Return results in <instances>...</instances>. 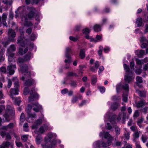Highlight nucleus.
<instances>
[{"instance_id": "f257e3e1", "label": "nucleus", "mask_w": 148, "mask_h": 148, "mask_svg": "<svg viewBox=\"0 0 148 148\" xmlns=\"http://www.w3.org/2000/svg\"><path fill=\"white\" fill-rule=\"evenodd\" d=\"M29 93L30 95V96L28 98V100L29 102L34 101L38 98L39 95L35 91L34 88H32L31 90L29 91V89L28 87L25 88L23 91L24 95H26Z\"/></svg>"}, {"instance_id": "f03ea898", "label": "nucleus", "mask_w": 148, "mask_h": 148, "mask_svg": "<svg viewBox=\"0 0 148 148\" xmlns=\"http://www.w3.org/2000/svg\"><path fill=\"white\" fill-rule=\"evenodd\" d=\"M20 70L23 76L21 78V79L23 81H25V78L30 77H31V73L30 71L28 70V67L26 64H20Z\"/></svg>"}, {"instance_id": "7ed1b4c3", "label": "nucleus", "mask_w": 148, "mask_h": 148, "mask_svg": "<svg viewBox=\"0 0 148 148\" xmlns=\"http://www.w3.org/2000/svg\"><path fill=\"white\" fill-rule=\"evenodd\" d=\"M104 136V138L108 140V143L109 145L111 144L112 141L113 140V137H112L109 133L108 132H101L99 134V136L101 137Z\"/></svg>"}, {"instance_id": "20e7f679", "label": "nucleus", "mask_w": 148, "mask_h": 148, "mask_svg": "<svg viewBox=\"0 0 148 148\" xmlns=\"http://www.w3.org/2000/svg\"><path fill=\"white\" fill-rule=\"evenodd\" d=\"M72 53L71 49L69 47H67L65 51V56L68 59H65L64 60L65 63L68 62V63H71V54Z\"/></svg>"}, {"instance_id": "39448f33", "label": "nucleus", "mask_w": 148, "mask_h": 148, "mask_svg": "<svg viewBox=\"0 0 148 148\" xmlns=\"http://www.w3.org/2000/svg\"><path fill=\"white\" fill-rule=\"evenodd\" d=\"M133 73L132 71H130L129 73H127L124 76L125 82H127L128 83L132 82L134 77V76Z\"/></svg>"}, {"instance_id": "423d86ee", "label": "nucleus", "mask_w": 148, "mask_h": 148, "mask_svg": "<svg viewBox=\"0 0 148 148\" xmlns=\"http://www.w3.org/2000/svg\"><path fill=\"white\" fill-rule=\"evenodd\" d=\"M32 104L33 107V109L35 112H38L42 110V106L38 103H32Z\"/></svg>"}, {"instance_id": "0eeeda50", "label": "nucleus", "mask_w": 148, "mask_h": 148, "mask_svg": "<svg viewBox=\"0 0 148 148\" xmlns=\"http://www.w3.org/2000/svg\"><path fill=\"white\" fill-rule=\"evenodd\" d=\"M107 143H108V141ZM94 145H95L96 147L99 148H100L101 146L105 147L110 145L108 143H107L103 141H100L99 140L96 141L94 143Z\"/></svg>"}, {"instance_id": "6e6552de", "label": "nucleus", "mask_w": 148, "mask_h": 148, "mask_svg": "<svg viewBox=\"0 0 148 148\" xmlns=\"http://www.w3.org/2000/svg\"><path fill=\"white\" fill-rule=\"evenodd\" d=\"M7 14L5 13H3L2 14V17L0 16V23H3L4 26H5L6 27H8L6 22V20L7 18Z\"/></svg>"}, {"instance_id": "1a4fd4ad", "label": "nucleus", "mask_w": 148, "mask_h": 148, "mask_svg": "<svg viewBox=\"0 0 148 148\" xmlns=\"http://www.w3.org/2000/svg\"><path fill=\"white\" fill-rule=\"evenodd\" d=\"M0 134L3 138L5 137L6 140H10L11 139V137L10 134L6 132L5 131L0 130Z\"/></svg>"}, {"instance_id": "9d476101", "label": "nucleus", "mask_w": 148, "mask_h": 148, "mask_svg": "<svg viewBox=\"0 0 148 148\" xmlns=\"http://www.w3.org/2000/svg\"><path fill=\"white\" fill-rule=\"evenodd\" d=\"M54 137H56V135L55 134H53L52 133H49L48 135V136L45 138L44 139L45 142L46 143H48L49 142L50 143L51 140Z\"/></svg>"}, {"instance_id": "9b49d317", "label": "nucleus", "mask_w": 148, "mask_h": 148, "mask_svg": "<svg viewBox=\"0 0 148 148\" xmlns=\"http://www.w3.org/2000/svg\"><path fill=\"white\" fill-rule=\"evenodd\" d=\"M35 83V80L32 78H30L25 80L24 84L25 86L29 87Z\"/></svg>"}, {"instance_id": "f8f14e48", "label": "nucleus", "mask_w": 148, "mask_h": 148, "mask_svg": "<svg viewBox=\"0 0 148 148\" xmlns=\"http://www.w3.org/2000/svg\"><path fill=\"white\" fill-rule=\"evenodd\" d=\"M14 69H16V67L15 65H8L7 67V70L9 71V73L10 75H13L14 72L15 71Z\"/></svg>"}, {"instance_id": "ddd939ff", "label": "nucleus", "mask_w": 148, "mask_h": 148, "mask_svg": "<svg viewBox=\"0 0 148 148\" xmlns=\"http://www.w3.org/2000/svg\"><path fill=\"white\" fill-rule=\"evenodd\" d=\"M18 90L17 88H15L14 89L11 88L10 90V97L12 99H14L13 95L18 94Z\"/></svg>"}, {"instance_id": "4468645a", "label": "nucleus", "mask_w": 148, "mask_h": 148, "mask_svg": "<svg viewBox=\"0 0 148 148\" xmlns=\"http://www.w3.org/2000/svg\"><path fill=\"white\" fill-rule=\"evenodd\" d=\"M116 117V115L114 114L110 115L109 117L110 121L113 125H115L116 124L115 120Z\"/></svg>"}, {"instance_id": "2eb2a0df", "label": "nucleus", "mask_w": 148, "mask_h": 148, "mask_svg": "<svg viewBox=\"0 0 148 148\" xmlns=\"http://www.w3.org/2000/svg\"><path fill=\"white\" fill-rule=\"evenodd\" d=\"M42 122V120L41 119H39L35 121L34 124L32 125V129H37L38 126L40 125Z\"/></svg>"}, {"instance_id": "dca6fc26", "label": "nucleus", "mask_w": 148, "mask_h": 148, "mask_svg": "<svg viewBox=\"0 0 148 148\" xmlns=\"http://www.w3.org/2000/svg\"><path fill=\"white\" fill-rule=\"evenodd\" d=\"M35 9L32 7L30 8V11L28 14V17L31 18L34 17L35 14Z\"/></svg>"}, {"instance_id": "f3484780", "label": "nucleus", "mask_w": 148, "mask_h": 148, "mask_svg": "<svg viewBox=\"0 0 148 148\" xmlns=\"http://www.w3.org/2000/svg\"><path fill=\"white\" fill-rule=\"evenodd\" d=\"M136 85L139 88L142 87V85L141 84H140L143 82L142 78L140 77L137 76L136 77Z\"/></svg>"}, {"instance_id": "a211bd4d", "label": "nucleus", "mask_w": 148, "mask_h": 148, "mask_svg": "<svg viewBox=\"0 0 148 148\" xmlns=\"http://www.w3.org/2000/svg\"><path fill=\"white\" fill-rule=\"evenodd\" d=\"M120 104L119 103L114 102L111 105V108L113 111H115L120 106Z\"/></svg>"}, {"instance_id": "6ab92c4d", "label": "nucleus", "mask_w": 148, "mask_h": 148, "mask_svg": "<svg viewBox=\"0 0 148 148\" xmlns=\"http://www.w3.org/2000/svg\"><path fill=\"white\" fill-rule=\"evenodd\" d=\"M12 81L14 82V87L15 88H17L19 87V84L18 82V80L16 77H13L12 78Z\"/></svg>"}, {"instance_id": "aec40b11", "label": "nucleus", "mask_w": 148, "mask_h": 148, "mask_svg": "<svg viewBox=\"0 0 148 148\" xmlns=\"http://www.w3.org/2000/svg\"><path fill=\"white\" fill-rule=\"evenodd\" d=\"M142 20V18L141 17L138 18L136 20V24H137L138 27H140L142 26L143 23Z\"/></svg>"}, {"instance_id": "412c9836", "label": "nucleus", "mask_w": 148, "mask_h": 148, "mask_svg": "<svg viewBox=\"0 0 148 148\" xmlns=\"http://www.w3.org/2000/svg\"><path fill=\"white\" fill-rule=\"evenodd\" d=\"M113 127L115 129V134L116 136H118L120 134V129L119 127L116 125H114Z\"/></svg>"}, {"instance_id": "4be33fe9", "label": "nucleus", "mask_w": 148, "mask_h": 148, "mask_svg": "<svg viewBox=\"0 0 148 148\" xmlns=\"http://www.w3.org/2000/svg\"><path fill=\"white\" fill-rule=\"evenodd\" d=\"M42 140V136L40 135H38L36 138V141L37 144V145L40 144Z\"/></svg>"}, {"instance_id": "5701e85b", "label": "nucleus", "mask_w": 148, "mask_h": 148, "mask_svg": "<svg viewBox=\"0 0 148 148\" xmlns=\"http://www.w3.org/2000/svg\"><path fill=\"white\" fill-rule=\"evenodd\" d=\"M145 53V51L144 50H141L138 52L137 53V55L138 58H142L143 57Z\"/></svg>"}, {"instance_id": "b1692460", "label": "nucleus", "mask_w": 148, "mask_h": 148, "mask_svg": "<svg viewBox=\"0 0 148 148\" xmlns=\"http://www.w3.org/2000/svg\"><path fill=\"white\" fill-rule=\"evenodd\" d=\"M136 92L139 95L140 97H146V93L144 91L137 90Z\"/></svg>"}, {"instance_id": "393cba45", "label": "nucleus", "mask_w": 148, "mask_h": 148, "mask_svg": "<svg viewBox=\"0 0 148 148\" xmlns=\"http://www.w3.org/2000/svg\"><path fill=\"white\" fill-rule=\"evenodd\" d=\"M93 29L96 32H99L101 30V27L100 25L96 24L93 27Z\"/></svg>"}, {"instance_id": "a878e982", "label": "nucleus", "mask_w": 148, "mask_h": 148, "mask_svg": "<svg viewBox=\"0 0 148 148\" xmlns=\"http://www.w3.org/2000/svg\"><path fill=\"white\" fill-rule=\"evenodd\" d=\"M85 50L84 49L80 50L79 56L82 59H84L85 57Z\"/></svg>"}, {"instance_id": "bb28decb", "label": "nucleus", "mask_w": 148, "mask_h": 148, "mask_svg": "<svg viewBox=\"0 0 148 148\" xmlns=\"http://www.w3.org/2000/svg\"><path fill=\"white\" fill-rule=\"evenodd\" d=\"M31 54V52H28V53L24 56V58L26 61L29 60H30Z\"/></svg>"}, {"instance_id": "cd10ccee", "label": "nucleus", "mask_w": 148, "mask_h": 148, "mask_svg": "<svg viewBox=\"0 0 148 148\" xmlns=\"http://www.w3.org/2000/svg\"><path fill=\"white\" fill-rule=\"evenodd\" d=\"M97 78L95 75H93L91 78V84H95L97 82Z\"/></svg>"}, {"instance_id": "c85d7f7f", "label": "nucleus", "mask_w": 148, "mask_h": 148, "mask_svg": "<svg viewBox=\"0 0 148 148\" xmlns=\"http://www.w3.org/2000/svg\"><path fill=\"white\" fill-rule=\"evenodd\" d=\"M41 146L42 148H51L52 146L48 143H46L41 144Z\"/></svg>"}, {"instance_id": "c756f323", "label": "nucleus", "mask_w": 148, "mask_h": 148, "mask_svg": "<svg viewBox=\"0 0 148 148\" xmlns=\"http://www.w3.org/2000/svg\"><path fill=\"white\" fill-rule=\"evenodd\" d=\"M16 50V48L15 46L14 45H12L10 46V47L8 49L7 51H10L11 52L14 51Z\"/></svg>"}, {"instance_id": "7c9ffc66", "label": "nucleus", "mask_w": 148, "mask_h": 148, "mask_svg": "<svg viewBox=\"0 0 148 148\" xmlns=\"http://www.w3.org/2000/svg\"><path fill=\"white\" fill-rule=\"evenodd\" d=\"M144 106V103L143 101H140L136 104V106L138 108L142 107Z\"/></svg>"}, {"instance_id": "2f4dec72", "label": "nucleus", "mask_w": 148, "mask_h": 148, "mask_svg": "<svg viewBox=\"0 0 148 148\" xmlns=\"http://www.w3.org/2000/svg\"><path fill=\"white\" fill-rule=\"evenodd\" d=\"M139 133L138 131L136 132L133 134V137L134 138L133 141L134 142L136 141V139H138L139 137Z\"/></svg>"}, {"instance_id": "473e14b6", "label": "nucleus", "mask_w": 148, "mask_h": 148, "mask_svg": "<svg viewBox=\"0 0 148 148\" xmlns=\"http://www.w3.org/2000/svg\"><path fill=\"white\" fill-rule=\"evenodd\" d=\"M33 106L30 104H28L26 108V111L27 114L31 112V110L32 109Z\"/></svg>"}, {"instance_id": "72a5a7b5", "label": "nucleus", "mask_w": 148, "mask_h": 148, "mask_svg": "<svg viewBox=\"0 0 148 148\" xmlns=\"http://www.w3.org/2000/svg\"><path fill=\"white\" fill-rule=\"evenodd\" d=\"M82 31L83 34L86 35H88L90 33V30L88 28L86 27Z\"/></svg>"}, {"instance_id": "f704fd0d", "label": "nucleus", "mask_w": 148, "mask_h": 148, "mask_svg": "<svg viewBox=\"0 0 148 148\" xmlns=\"http://www.w3.org/2000/svg\"><path fill=\"white\" fill-rule=\"evenodd\" d=\"M27 18H26L25 20L26 21H25V22L24 23V26L27 27L32 26V23L30 21H27Z\"/></svg>"}, {"instance_id": "c9c22d12", "label": "nucleus", "mask_w": 148, "mask_h": 148, "mask_svg": "<svg viewBox=\"0 0 148 148\" xmlns=\"http://www.w3.org/2000/svg\"><path fill=\"white\" fill-rule=\"evenodd\" d=\"M3 116L7 122H9L10 121V119L9 118L10 116L7 111L5 112V113L3 115Z\"/></svg>"}, {"instance_id": "e433bc0d", "label": "nucleus", "mask_w": 148, "mask_h": 148, "mask_svg": "<svg viewBox=\"0 0 148 148\" xmlns=\"http://www.w3.org/2000/svg\"><path fill=\"white\" fill-rule=\"evenodd\" d=\"M70 85L72 87H75L77 86V82L76 81L74 80H71Z\"/></svg>"}, {"instance_id": "4c0bfd02", "label": "nucleus", "mask_w": 148, "mask_h": 148, "mask_svg": "<svg viewBox=\"0 0 148 148\" xmlns=\"http://www.w3.org/2000/svg\"><path fill=\"white\" fill-rule=\"evenodd\" d=\"M53 138V140H52L51 141L50 143V145L51 146L52 148L53 147V146L55 145L56 144V140L55 138L56 137H54Z\"/></svg>"}, {"instance_id": "58836bf2", "label": "nucleus", "mask_w": 148, "mask_h": 148, "mask_svg": "<svg viewBox=\"0 0 148 148\" xmlns=\"http://www.w3.org/2000/svg\"><path fill=\"white\" fill-rule=\"evenodd\" d=\"M28 136V135H23L21 137V139L23 142H26L27 140Z\"/></svg>"}, {"instance_id": "ea45409f", "label": "nucleus", "mask_w": 148, "mask_h": 148, "mask_svg": "<svg viewBox=\"0 0 148 148\" xmlns=\"http://www.w3.org/2000/svg\"><path fill=\"white\" fill-rule=\"evenodd\" d=\"M10 143L9 142L6 141L3 142L1 145L5 147L6 148L9 147L10 146Z\"/></svg>"}, {"instance_id": "a19ab883", "label": "nucleus", "mask_w": 148, "mask_h": 148, "mask_svg": "<svg viewBox=\"0 0 148 148\" xmlns=\"http://www.w3.org/2000/svg\"><path fill=\"white\" fill-rule=\"evenodd\" d=\"M14 99L15 100V104L18 106H20V103L21 102V100L19 98H14Z\"/></svg>"}, {"instance_id": "79ce46f5", "label": "nucleus", "mask_w": 148, "mask_h": 148, "mask_svg": "<svg viewBox=\"0 0 148 148\" xmlns=\"http://www.w3.org/2000/svg\"><path fill=\"white\" fill-rule=\"evenodd\" d=\"M127 94L124 93L123 95V100L125 102H127Z\"/></svg>"}, {"instance_id": "37998d69", "label": "nucleus", "mask_w": 148, "mask_h": 148, "mask_svg": "<svg viewBox=\"0 0 148 148\" xmlns=\"http://www.w3.org/2000/svg\"><path fill=\"white\" fill-rule=\"evenodd\" d=\"M29 118H36L37 117L36 115L35 114H32L31 112L27 114Z\"/></svg>"}, {"instance_id": "c03bdc74", "label": "nucleus", "mask_w": 148, "mask_h": 148, "mask_svg": "<svg viewBox=\"0 0 148 148\" xmlns=\"http://www.w3.org/2000/svg\"><path fill=\"white\" fill-rule=\"evenodd\" d=\"M18 62H19V63L21 64H22L23 63L25 62L26 61L25 60L24 58H18Z\"/></svg>"}, {"instance_id": "a18cd8bd", "label": "nucleus", "mask_w": 148, "mask_h": 148, "mask_svg": "<svg viewBox=\"0 0 148 148\" xmlns=\"http://www.w3.org/2000/svg\"><path fill=\"white\" fill-rule=\"evenodd\" d=\"M123 66L125 70H126V72L127 73H129L130 71H132L130 70V68L126 64H124Z\"/></svg>"}, {"instance_id": "49530a36", "label": "nucleus", "mask_w": 148, "mask_h": 148, "mask_svg": "<svg viewBox=\"0 0 148 148\" xmlns=\"http://www.w3.org/2000/svg\"><path fill=\"white\" fill-rule=\"evenodd\" d=\"M98 89L101 93H103L105 92V88L103 86H98Z\"/></svg>"}, {"instance_id": "de8ad7c7", "label": "nucleus", "mask_w": 148, "mask_h": 148, "mask_svg": "<svg viewBox=\"0 0 148 148\" xmlns=\"http://www.w3.org/2000/svg\"><path fill=\"white\" fill-rule=\"evenodd\" d=\"M81 27V25H79L76 26L74 29V30L75 32H78L80 30Z\"/></svg>"}, {"instance_id": "09e8293b", "label": "nucleus", "mask_w": 148, "mask_h": 148, "mask_svg": "<svg viewBox=\"0 0 148 148\" xmlns=\"http://www.w3.org/2000/svg\"><path fill=\"white\" fill-rule=\"evenodd\" d=\"M24 38V36H20V37L18 38L17 41V43L19 44L20 42H21L23 40Z\"/></svg>"}, {"instance_id": "8fccbe9b", "label": "nucleus", "mask_w": 148, "mask_h": 148, "mask_svg": "<svg viewBox=\"0 0 148 148\" xmlns=\"http://www.w3.org/2000/svg\"><path fill=\"white\" fill-rule=\"evenodd\" d=\"M122 87L123 89L127 91H128L129 90V85L127 84H125L124 85H123Z\"/></svg>"}, {"instance_id": "3c124183", "label": "nucleus", "mask_w": 148, "mask_h": 148, "mask_svg": "<svg viewBox=\"0 0 148 148\" xmlns=\"http://www.w3.org/2000/svg\"><path fill=\"white\" fill-rule=\"evenodd\" d=\"M68 76L69 77H71L73 76H75L78 77V75L75 73L73 72H69L68 73Z\"/></svg>"}, {"instance_id": "603ef678", "label": "nucleus", "mask_w": 148, "mask_h": 148, "mask_svg": "<svg viewBox=\"0 0 148 148\" xmlns=\"http://www.w3.org/2000/svg\"><path fill=\"white\" fill-rule=\"evenodd\" d=\"M37 36L33 33L30 36V39L31 40L33 41L35 40Z\"/></svg>"}, {"instance_id": "864d4df0", "label": "nucleus", "mask_w": 148, "mask_h": 148, "mask_svg": "<svg viewBox=\"0 0 148 148\" xmlns=\"http://www.w3.org/2000/svg\"><path fill=\"white\" fill-rule=\"evenodd\" d=\"M7 130L8 129H11L14 127V123H10L8 125H7Z\"/></svg>"}, {"instance_id": "5fc2aeb1", "label": "nucleus", "mask_w": 148, "mask_h": 148, "mask_svg": "<svg viewBox=\"0 0 148 148\" xmlns=\"http://www.w3.org/2000/svg\"><path fill=\"white\" fill-rule=\"evenodd\" d=\"M25 119V115L23 113H22L21 114L20 117V121L22 122H23Z\"/></svg>"}, {"instance_id": "6e6d98bb", "label": "nucleus", "mask_w": 148, "mask_h": 148, "mask_svg": "<svg viewBox=\"0 0 148 148\" xmlns=\"http://www.w3.org/2000/svg\"><path fill=\"white\" fill-rule=\"evenodd\" d=\"M121 85L120 84H118L116 86V91L117 92L120 91V88L121 87Z\"/></svg>"}, {"instance_id": "4d7b16f0", "label": "nucleus", "mask_w": 148, "mask_h": 148, "mask_svg": "<svg viewBox=\"0 0 148 148\" xmlns=\"http://www.w3.org/2000/svg\"><path fill=\"white\" fill-rule=\"evenodd\" d=\"M12 52H11L10 51H8V53L9 54V56H10L12 58H13L14 56V53Z\"/></svg>"}, {"instance_id": "13d9d810", "label": "nucleus", "mask_w": 148, "mask_h": 148, "mask_svg": "<svg viewBox=\"0 0 148 148\" xmlns=\"http://www.w3.org/2000/svg\"><path fill=\"white\" fill-rule=\"evenodd\" d=\"M0 71L2 72L5 73L6 72V68L4 66H2L0 68Z\"/></svg>"}, {"instance_id": "bf43d9fd", "label": "nucleus", "mask_w": 148, "mask_h": 148, "mask_svg": "<svg viewBox=\"0 0 148 148\" xmlns=\"http://www.w3.org/2000/svg\"><path fill=\"white\" fill-rule=\"evenodd\" d=\"M77 100V97L76 96H73L71 100V102L73 103H75Z\"/></svg>"}, {"instance_id": "052dcab7", "label": "nucleus", "mask_w": 148, "mask_h": 148, "mask_svg": "<svg viewBox=\"0 0 148 148\" xmlns=\"http://www.w3.org/2000/svg\"><path fill=\"white\" fill-rule=\"evenodd\" d=\"M69 39L73 41V42L76 41L78 40L77 38L74 37L72 36H70Z\"/></svg>"}, {"instance_id": "680f3d73", "label": "nucleus", "mask_w": 148, "mask_h": 148, "mask_svg": "<svg viewBox=\"0 0 148 148\" xmlns=\"http://www.w3.org/2000/svg\"><path fill=\"white\" fill-rule=\"evenodd\" d=\"M10 43V42H9V41L8 40L7 41H6L5 42H2V44H3L4 47H6V46Z\"/></svg>"}, {"instance_id": "e2e57ef3", "label": "nucleus", "mask_w": 148, "mask_h": 148, "mask_svg": "<svg viewBox=\"0 0 148 148\" xmlns=\"http://www.w3.org/2000/svg\"><path fill=\"white\" fill-rule=\"evenodd\" d=\"M12 82L11 79H8V83L7 86L8 88H10L12 85Z\"/></svg>"}, {"instance_id": "0e129e2a", "label": "nucleus", "mask_w": 148, "mask_h": 148, "mask_svg": "<svg viewBox=\"0 0 148 148\" xmlns=\"http://www.w3.org/2000/svg\"><path fill=\"white\" fill-rule=\"evenodd\" d=\"M139 113L138 112V110H136L135 111V112L134 113V114L133 116L134 117L137 118L139 116Z\"/></svg>"}, {"instance_id": "69168bd1", "label": "nucleus", "mask_w": 148, "mask_h": 148, "mask_svg": "<svg viewBox=\"0 0 148 148\" xmlns=\"http://www.w3.org/2000/svg\"><path fill=\"white\" fill-rule=\"evenodd\" d=\"M32 31V28L30 27L27 29L26 30V33L28 34H30Z\"/></svg>"}, {"instance_id": "338daca9", "label": "nucleus", "mask_w": 148, "mask_h": 148, "mask_svg": "<svg viewBox=\"0 0 148 148\" xmlns=\"http://www.w3.org/2000/svg\"><path fill=\"white\" fill-rule=\"evenodd\" d=\"M99 66V64L98 61H96L95 63V66L96 69L97 70Z\"/></svg>"}, {"instance_id": "774afa93", "label": "nucleus", "mask_w": 148, "mask_h": 148, "mask_svg": "<svg viewBox=\"0 0 148 148\" xmlns=\"http://www.w3.org/2000/svg\"><path fill=\"white\" fill-rule=\"evenodd\" d=\"M148 64H145L143 66V70L145 71L148 70Z\"/></svg>"}]
</instances>
